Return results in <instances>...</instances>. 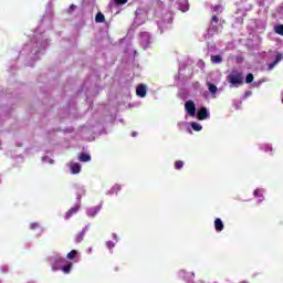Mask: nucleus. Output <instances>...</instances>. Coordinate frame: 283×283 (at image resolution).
<instances>
[{
	"instance_id": "4",
	"label": "nucleus",
	"mask_w": 283,
	"mask_h": 283,
	"mask_svg": "<svg viewBox=\"0 0 283 283\" xmlns=\"http://www.w3.org/2000/svg\"><path fill=\"white\" fill-rule=\"evenodd\" d=\"M208 117H209V111H207V107L199 108V111L197 112L198 120H207Z\"/></svg>"
},
{
	"instance_id": "36",
	"label": "nucleus",
	"mask_w": 283,
	"mask_h": 283,
	"mask_svg": "<svg viewBox=\"0 0 283 283\" xmlns=\"http://www.w3.org/2000/svg\"><path fill=\"white\" fill-rule=\"evenodd\" d=\"M282 103H283V99H282Z\"/></svg>"
},
{
	"instance_id": "1",
	"label": "nucleus",
	"mask_w": 283,
	"mask_h": 283,
	"mask_svg": "<svg viewBox=\"0 0 283 283\" xmlns=\"http://www.w3.org/2000/svg\"><path fill=\"white\" fill-rule=\"evenodd\" d=\"M228 82L231 85H243L244 75L242 74V72L238 70H232L231 73L228 75Z\"/></svg>"
},
{
	"instance_id": "31",
	"label": "nucleus",
	"mask_w": 283,
	"mask_h": 283,
	"mask_svg": "<svg viewBox=\"0 0 283 283\" xmlns=\"http://www.w3.org/2000/svg\"><path fill=\"white\" fill-rule=\"evenodd\" d=\"M137 134H138V133L133 132V133H132V136H133V137H136V136H137Z\"/></svg>"
},
{
	"instance_id": "5",
	"label": "nucleus",
	"mask_w": 283,
	"mask_h": 283,
	"mask_svg": "<svg viewBox=\"0 0 283 283\" xmlns=\"http://www.w3.org/2000/svg\"><path fill=\"white\" fill-rule=\"evenodd\" d=\"M136 94L140 98H145L147 96V86L145 84H139L136 88Z\"/></svg>"
},
{
	"instance_id": "17",
	"label": "nucleus",
	"mask_w": 283,
	"mask_h": 283,
	"mask_svg": "<svg viewBox=\"0 0 283 283\" xmlns=\"http://www.w3.org/2000/svg\"><path fill=\"white\" fill-rule=\"evenodd\" d=\"M86 231H87V228H84L82 230V232L77 235V242H81V240H83V237L85 235Z\"/></svg>"
},
{
	"instance_id": "33",
	"label": "nucleus",
	"mask_w": 283,
	"mask_h": 283,
	"mask_svg": "<svg viewBox=\"0 0 283 283\" xmlns=\"http://www.w3.org/2000/svg\"><path fill=\"white\" fill-rule=\"evenodd\" d=\"M76 7L74 4H72V10H74Z\"/></svg>"
},
{
	"instance_id": "14",
	"label": "nucleus",
	"mask_w": 283,
	"mask_h": 283,
	"mask_svg": "<svg viewBox=\"0 0 283 283\" xmlns=\"http://www.w3.org/2000/svg\"><path fill=\"white\" fill-rule=\"evenodd\" d=\"M211 61L216 64L222 63V56L221 55H212Z\"/></svg>"
},
{
	"instance_id": "7",
	"label": "nucleus",
	"mask_w": 283,
	"mask_h": 283,
	"mask_svg": "<svg viewBox=\"0 0 283 283\" xmlns=\"http://www.w3.org/2000/svg\"><path fill=\"white\" fill-rule=\"evenodd\" d=\"M214 229L216 231H224V223L222 222V219L217 218L214 220Z\"/></svg>"
},
{
	"instance_id": "30",
	"label": "nucleus",
	"mask_w": 283,
	"mask_h": 283,
	"mask_svg": "<svg viewBox=\"0 0 283 283\" xmlns=\"http://www.w3.org/2000/svg\"><path fill=\"white\" fill-rule=\"evenodd\" d=\"M252 94H253V93H252L251 91L245 92V96H247V97L251 96Z\"/></svg>"
},
{
	"instance_id": "18",
	"label": "nucleus",
	"mask_w": 283,
	"mask_h": 283,
	"mask_svg": "<svg viewBox=\"0 0 283 283\" xmlns=\"http://www.w3.org/2000/svg\"><path fill=\"white\" fill-rule=\"evenodd\" d=\"M253 75L251 74V73H249L248 75H247V77H245V83L247 84H251V82L253 81Z\"/></svg>"
},
{
	"instance_id": "24",
	"label": "nucleus",
	"mask_w": 283,
	"mask_h": 283,
	"mask_svg": "<svg viewBox=\"0 0 283 283\" xmlns=\"http://www.w3.org/2000/svg\"><path fill=\"white\" fill-rule=\"evenodd\" d=\"M30 229L34 231V229H39V223H31Z\"/></svg>"
},
{
	"instance_id": "22",
	"label": "nucleus",
	"mask_w": 283,
	"mask_h": 283,
	"mask_svg": "<svg viewBox=\"0 0 283 283\" xmlns=\"http://www.w3.org/2000/svg\"><path fill=\"white\" fill-rule=\"evenodd\" d=\"M115 3L117 6H125V3H127V0H115Z\"/></svg>"
},
{
	"instance_id": "2",
	"label": "nucleus",
	"mask_w": 283,
	"mask_h": 283,
	"mask_svg": "<svg viewBox=\"0 0 283 283\" xmlns=\"http://www.w3.org/2000/svg\"><path fill=\"white\" fill-rule=\"evenodd\" d=\"M85 196V189L80 188L77 190V198H76V203L75 206L72 208V213H78V210L81 209V197Z\"/></svg>"
},
{
	"instance_id": "8",
	"label": "nucleus",
	"mask_w": 283,
	"mask_h": 283,
	"mask_svg": "<svg viewBox=\"0 0 283 283\" xmlns=\"http://www.w3.org/2000/svg\"><path fill=\"white\" fill-rule=\"evenodd\" d=\"M98 211H101L99 207H94L87 210V216H90V218H94V216H96V213H98Z\"/></svg>"
},
{
	"instance_id": "23",
	"label": "nucleus",
	"mask_w": 283,
	"mask_h": 283,
	"mask_svg": "<svg viewBox=\"0 0 283 283\" xmlns=\"http://www.w3.org/2000/svg\"><path fill=\"white\" fill-rule=\"evenodd\" d=\"M64 218L65 220H70V218H72V210H69Z\"/></svg>"
},
{
	"instance_id": "32",
	"label": "nucleus",
	"mask_w": 283,
	"mask_h": 283,
	"mask_svg": "<svg viewBox=\"0 0 283 283\" xmlns=\"http://www.w3.org/2000/svg\"><path fill=\"white\" fill-rule=\"evenodd\" d=\"M115 189L120 190V186H118V185L115 186Z\"/></svg>"
},
{
	"instance_id": "3",
	"label": "nucleus",
	"mask_w": 283,
	"mask_h": 283,
	"mask_svg": "<svg viewBox=\"0 0 283 283\" xmlns=\"http://www.w3.org/2000/svg\"><path fill=\"white\" fill-rule=\"evenodd\" d=\"M185 107L190 116H196V103L193 101L186 102Z\"/></svg>"
},
{
	"instance_id": "16",
	"label": "nucleus",
	"mask_w": 283,
	"mask_h": 283,
	"mask_svg": "<svg viewBox=\"0 0 283 283\" xmlns=\"http://www.w3.org/2000/svg\"><path fill=\"white\" fill-rule=\"evenodd\" d=\"M182 167H185V163L182 160H177L175 163V169L180 170Z\"/></svg>"
},
{
	"instance_id": "19",
	"label": "nucleus",
	"mask_w": 283,
	"mask_h": 283,
	"mask_svg": "<svg viewBox=\"0 0 283 283\" xmlns=\"http://www.w3.org/2000/svg\"><path fill=\"white\" fill-rule=\"evenodd\" d=\"M76 258H81L76 250H72V260H76Z\"/></svg>"
},
{
	"instance_id": "29",
	"label": "nucleus",
	"mask_w": 283,
	"mask_h": 283,
	"mask_svg": "<svg viewBox=\"0 0 283 283\" xmlns=\"http://www.w3.org/2000/svg\"><path fill=\"white\" fill-rule=\"evenodd\" d=\"M66 258H67L69 260H72V251L67 253Z\"/></svg>"
},
{
	"instance_id": "12",
	"label": "nucleus",
	"mask_w": 283,
	"mask_h": 283,
	"mask_svg": "<svg viewBox=\"0 0 283 283\" xmlns=\"http://www.w3.org/2000/svg\"><path fill=\"white\" fill-rule=\"evenodd\" d=\"M208 90L211 92V94H217L218 93V86L213 83H208Z\"/></svg>"
},
{
	"instance_id": "20",
	"label": "nucleus",
	"mask_w": 283,
	"mask_h": 283,
	"mask_svg": "<svg viewBox=\"0 0 283 283\" xmlns=\"http://www.w3.org/2000/svg\"><path fill=\"white\" fill-rule=\"evenodd\" d=\"M253 193L255 198H262V191L260 189H255Z\"/></svg>"
},
{
	"instance_id": "28",
	"label": "nucleus",
	"mask_w": 283,
	"mask_h": 283,
	"mask_svg": "<svg viewBox=\"0 0 283 283\" xmlns=\"http://www.w3.org/2000/svg\"><path fill=\"white\" fill-rule=\"evenodd\" d=\"M212 21H213V23H218V21H219L218 15H213Z\"/></svg>"
},
{
	"instance_id": "35",
	"label": "nucleus",
	"mask_w": 283,
	"mask_h": 283,
	"mask_svg": "<svg viewBox=\"0 0 283 283\" xmlns=\"http://www.w3.org/2000/svg\"><path fill=\"white\" fill-rule=\"evenodd\" d=\"M62 262H65V259H63Z\"/></svg>"
},
{
	"instance_id": "15",
	"label": "nucleus",
	"mask_w": 283,
	"mask_h": 283,
	"mask_svg": "<svg viewBox=\"0 0 283 283\" xmlns=\"http://www.w3.org/2000/svg\"><path fill=\"white\" fill-rule=\"evenodd\" d=\"M62 271L63 273H70V271H72V263H67L66 265L62 266Z\"/></svg>"
},
{
	"instance_id": "11",
	"label": "nucleus",
	"mask_w": 283,
	"mask_h": 283,
	"mask_svg": "<svg viewBox=\"0 0 283 283\" xmlns=\"http://www.w3.org/2000/svg\"><path fill=\"white\" fill-rule=\"evenodd\" d=\"M95 21L96 23H104L105 21V14H103L102 12H98L95 17Z\"/></svg>"
},
{
	"instance_id": "6",
	"label": "nucleus",
	"mask_w": 283,
	"mask_h": 283,
	"mask_svg": "<svg viewBox=\"0 0 283 283\" xmlns=\"http://www.w3.org/2000/svg\"><path fill=\"white\" fill-rule=\"evenodd\" d=\"M80 163H90L92 160V155L87 153H80L77 156Z\"/></svg>"
},
{
	"instance_id": "26",
	"label": "nucleus",
	"mask_w": 283,
	"mask_h": 283,
	"mask_svg": "<svg viewBox=\"0 0 283 283\" xmlns=\"http://www.w3.org/2000/svg\"><path fill=\"white\" fill-rule=\"evenodd\" d=\"M275 65H277V63H275V62L269 64V70H273V67H275Z\"/></svg>"
},
{
	"instance_id": "27",
	"label": "nucleus",
	"mask_w": 283,
	"mask_h": 283,
	"mask_svg": "<svg viewBox=\"0 0 283 283\" xmlns=\"http://www.w3.org/2000/svg\"><path fill=\"white\" fill-rule=\"evenodd\" d=\"M264 150H265V151H273V148L270 147V146H264Z\"/></svg>"
},
{
	"instance_id": "13",
	"label": "nucleus",
	"mask_w": 283,
	"mask_h": 283,
	"mask_svg": "<svg viewBox=\"0 0 283 283\" xmlns=\"http://www.w3.org/2000/svg\"><path fill=\"white\" fill-rule=\"evenodd\" d=\"M190 125L195 132H202V126L200 124L192 122Z\"/></svg>"
},
{
	"instance_id": "25",
	"label": "nucleus",
	"mask_w": 283,
	"mask_h": 283,
	"mask_svg": "<svg viewBox=\"0 0 283 283\" xmlns=\"http://www.w3.org/2000/svg\"><path fill=\"white\" fill-rule=\"evenodd\" d=\"M106 247H107L108 249H114L115 244H114L112 241H107V242H106Z\"/></svg>"
},
{
	"instance_id": "21",
	"label": "nucleus",
	"mask_w": 283,
	"mask_h": 283,
	"mask_svg": "<svg viewBox=\"0 0 283 283\" xmlns=\"http://www.w3.org/2000/svg\"><path fill=\"white\" fill-rule=\"evenodd\" d=\"M280 61H282V53L276 54V59L274 60V63H276V65H277V63H280Z\"/></svg>"
},
{
	"instance_id": "9",
	"label": "nucleus",
	"mask_w": 283,
	"mask_h": 283,
	"mask_svg": "<svg viewBox=\"0 0 283 283\" xmlns=\"http://www.w3.org/2000/svg\"><path fill=\"white\" fill-rule=\"evenodd\" d=\"M82 166L78 163L72 165V174H81Z\"/></svg>"
},
{
	"instance_id": "10",
	"label": "nucleus",
	"mask_w": 283,
	"mask_h": 283,
	"mask_svg": "<svg viewBox=\"0 0 283 283\" xmlns=\"http://www.w3.org/2000/svg\"><path fill=\"white\" fill-rule=\"evenodd\" d=\"M274 32H275V34H279L280 36H283V24L274 25Z\"/></svg>"
},
{
	"instance_id": "34",
	"label": "nucleus",
	"mask_w": 283,
	"mask_h": 283,
	"mask_svg": "<svg viewBox=\"0 0 283 283\" xmlns=\"http://www.w3.org/2000/svg\"><path fill=\"white\" fill-rule=\"evenodd\" d=\"M192 277H196V274L195 273H191Z\"/></svg>"
}]
</instances>
